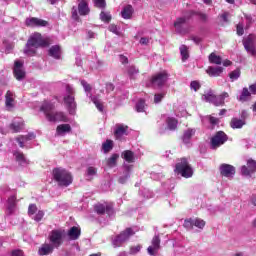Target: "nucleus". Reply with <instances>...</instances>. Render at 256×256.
Instances as JSON below:
<instances>
[{"instance_id":"1","label":"nucleus","mask_w":256,"mask_h":256,"mask_svg":"<svg viewBox=\"0 0 256 256\" xmlns=\"http://www.w3.org/2000/svg\"><path fill=\"white\" fill-rule=\"evenodd\" d=\"M54 109L55 104L49 101H44L40 107V110L45 114L47 121H50V123H57V121L67 123L69 121L65 113L54 111Z\"/></svg>"},{"instance_id":"2","label":"nucleus","mask_w":256,"mask_h":256,"mask_svg":"<svg viewBox=\"0 0 256 256\" xmlns=\"http://www.w3.org/2000/svg\"><path fill=\"white\" fill-rule=\"evenodd\" d=\"M195 17V11L189 10L184 13L182 17L176 18L174 21V29L177 35H181L182 37L185 35H189L191 33V25H189V20Z\"/></svg>"},{"instance_id":"3","label":"nucleus","mask_w":256,"mask_h":256,"mask_svg":"<svg viewBox=\"0 0 256 256\" xmlns=\"http://www.w3.org/2000/svg\"><path fill=\"white\" fill-rule=\"evenodd\" d=\"M49 43L43 39L39 33H34L27 41L26 48L24 49L25 55H35L39 47H48Z\"/></svg>"},{"instance_id":"4","label":"nucleus","mask_w":256,"mask_h":256,"mask_svg":"<svg viewBox=\"0 0 256 256\" xmlns=\"http://www.w3.org/2000/svg\"><path fill=\"white\" fill-rule=\"evenodd\" d=\"M53 179L59 187H69L73 183V176L69 171L63 168H55L53 170Z\"/></svg>"},{"instance_id":"5","label":"nucleus","mask_w":256,"mask_h":256,"mask_svg":"<svg viewBox=\"0 0 256 256\" xmlns=\"http://www.w3.org/2000/svg\"><path fill=\"white\" fill-rule=\"evenodd\" d=\"M64 104L70 115H75L77 111V102H75V88L71 85H66V94L63 98Z\"/></svg>"},{"instance_id":"6","label":"nucleus","mask_w":256,"mask_h":256,"mask_svg":"<svg viewBox=\"0 0 256 256\" xmlns=\"http://www.w3.org/2000/svg\"><path fill=\"white\" fill-rule=\"evenodd\" d=\"M229 93L224 92L220 95H214L212 91L207 92L202 96V99L206 101L207 103H212V105H215L216 107H221L225 105V99H228Z\"/></svg>"},{"instance_id":"7","label":"nucleus","mask_w":256,"mask_h":256,"mask_svg":"<svg viewBox=\"0 0 256 256\" xmlns=\"http://www.w3.org/2000/svg\"><path fill=\"white\" fill-rule=\"evenodd\" d=\"M174 171L185 179L193 177V168L189 165V162H187V158H182L180 162L176 163Z\"/></svg>"},{"instance_id":"8","label":"nucleus","mask_w":256,"mask_h":256,"mask_svg":"<svg viewBox=\"0 0 256 256\" xmlns=\"http://www.w3.org/2000/svg\"><path fill=\"white\" fill-rule=\"evenodd\" d=\"M63 237H65V230H52L48 236V241L55 249H59L63 245Z\"/></svg>"},{"instance_id":"9","label":"nucleus","mask_w":256,"mask_h":256,"mask_svg":"<svg viewBox=\"0 0 256 256\" xmlns=\"http://www.w3.org/2000/svg\"><path fill=\"white\" fill-rule=\"evenodd\" d=\"M87 97H89L91 99V101L94 103L95 107L98 109V111H100V113H103V103L101 102V100L97 97H93V94H91V85H89V83H87V81L85 80H81L80 81Z\"/></svg>"},{"instance_id":"10","label":"nucleus","mask_w":256,"mask_h":256,"mask_svg":"<svg viewBox=\"0 0 256 256\" xmlns=\"http://www.w3.org/2000/svg\"><path fill=\"white\" fill-rule=\"evenodd\" d=\"M132 235H135L133 228H127L124 232L120 233L113 239L112 245L114 247H121V245H123V243H125V241H127Z\"/></svg>"},{"instance_id":"11","label":"nucleus","mask_w":256,"mask_h":256,"mask_svg":"<svg viewBox=\"0 0 256 256\" xmlns=\"http://www.w3.org/2000/svg\"><path fill=\"white\" fill-rule=\"evenodd\" d=\"M228 137L223 131H218L212 138L210 142L211 149H217L226 143Z\"/></svg>"},{"instance_id":"12","label":"nucleus","mask_w":256,"mask_h":256,"mask_svg":"<svg viewBox=\"0 0 256 256\" xmlns=\"http://www.w3.org/2000/svg\"><path fill=\"white\" fill-rule=\"evenodd\" d=\"M255 41L256 36L254 34H250L243 40L244 49H246L247 53L252 57H256Z\"/></svg>"},{"instance_id":"13","label":"nucleus","mask_w":256,"mask_h":256,"mask_svg":"<svg viewBox=\"0 0 256 256\" xmlns=\"http://www.w3.org/2000/svg\"><path fill=\"white\" fill-rule=\"evenodd\" d=\"M94 210L98 215H105L106 213L109 217L115 213L113 210V204L107 202L96 204L94 206Z\"/></svg>"},{"instance_id":"14","label":"nucleus","mask_w":256,"mask_h":256,"mask_svg":"<svg viewBox=\"0 0 256 256\" xmlns=\"http://www.w3.org/2000/svg\"><path fill=\"white\" fill-rule=\"evenodd\" d=\"M163 121L166 123L165 128H160V133L163 134L165 131H177V126L179 125V121L176 118L171 116H163Z\"/></svg>"},{"instance_id":"15","label":"nucleus","mask_w":256,"mask_h":256,"mask_svg":"<svg viewBox=\"0 0 256 256\" xmlns=\"http://www.w3.org/2000/svg\"><path fill=\"white\" fill-rule=\"evenodd\" d=\"M167 79H169V74L160 72L152 77L151 83L154 87H163L167 83Z\"/></svg>"},{"instance_id":"16","label":"nucleus","mask_w":256,"mask_h":256,"mask_svg":"<svg viewBox=\"0 0 256 256\" xmlns=\"http://www.w3.org/2000/svg\"><path fill=\"white\" fill-rule=\"evenodd\" d=\"M159 249H161V238H159V234H155L152 238L151 245L147 248L148 255H157V253H159Z\"/></svg>"},{"instance_id":"17","label":"nucleus","mask_w":256,"mask_h":256,"mask_svg":"<svg viewBox=\"0 0 256 256\" xmlns=\"http://www.w3.org/2000/svg\"><path fill=\"white\" fill-rule=\"evenodd\" d=\"M241 173L244 177H252L256 173V161L253 159L247 160V166L241 167Z\"/></svg>"},{"instance_id":"18","label":"nucleus","mask_w":256,"mask_h":256,"mask_svg":"<svg viewBox=\"0 0 256 256\" xmlns=\"http://www.w3.org/2000/svg\"><path fill=\"white\" fill-rule=\"evenodd\" d=\"M219 171L222 177H226L227 179H233L235 177V168L231 164H221Z\"/></svg>"},{"instance_id":"19","label":"nucleus","mask_w":256,"mask_h":256,"mask_svg":"<svg viewBox=\"0 0 256 256\" xmlns=\"http://www.w3.org/2000/svg\"><path fill=\"white\" fill-rule=\"evenodd\" d=\"M114 135L118 141H122L123 137H127L129 135V126H126L125 124H117Z\"/></svg>"},{"instance_id":"20","label":"nucleus","mask_w":256,"mask_h":256,"mask_svg":"<svg viewBox=\"0 0 256 256\" xmlns=\"http://www.w3.org/2000/svg\"><path fill=\"white\" fill-rule=\"evenodd\" d=\"M13 73L17 81H22V79H25V70H23V62L16 60L14 62V69Z\"/></svg>"},{"instance_id":"21","label":"nucleus","mask_w":256,"mask_h":256,"mask_svg":"<svg viewBox=\"0 0 256 256\" xmlns=\"http://www.w3.org/2000/svg\"><path fill=\"white\" fill-rule=\"evenodd\" d=\"M132 170H133V165H129V164L123 165V173L118 179V182L121 183V185H125V182L129 181V177H131Z\"/></svg>"},{"instance_id":"22","label":"nucleus","mask_w":256,"mask_h":256,"mask_svg":"<svg viewBox=\"0 0 256 256\" xmlns=\"http://www.w3.org/2000/svg\"><path fill=\"white\" fill-rule=\"evenodd\" d=\"M25 24L27 27H47L48 22L39 18H27Z\"/></svg>"},{"instance_id":"23","label":"nucleus","mask_w":256,"mask_h":256,"mask_svg":"<svg viewBox=\"0 0 256 256\" xmlns=\"http://www.w3.org/2000/svg\"><path fill=\"white\" fill-rule=\"evenodd\" d=\"M35 133L31 132L28 133L25 136H19L18 138H16V141L19 145V147H21L23 149V147H25V145H27L29 143V141H33V139H35Z\"/></svg>"},{"instance_id":"24","label":"nucleus","mask_w":256,"mask_h":256,"mask_svg":"<svg viewBox=\"0 0 256 256\" xmlns=\"http://www.w3.org/2000/svg\"><path fill=\"white\" fill-rule=\"evenodd\" d=\"M23 118L21 117H17L14 118L12 123L10 124V129L11 131H13V133H19V131H21L23 129Z\"/></svg>"},{"instance_id":"25","label":"nucleus","mask_w":256,"mask_h":256,"mask_svg":"<svg viewBox=\"0 0 256 256\" xmlns=\"http://www.w3.org/2000/svg\"><path fill=\"white\" fill-rule=\"evenodd\" d=\"M68 239H70V241H77V239H79V237H81V228L73 226L68 230L67 233Z\"/></svg>"},{"instance_id":"26","label":"nucleus","mask_w":256,"mask_h":256,"mask_svg":"<svg viewBox=\"0 0 256 256\" xmlns=\"http://www.w3.org/2000/svg\"><path fill=\"white\" fill-rule=\"evenodd\" d=\"M67 133H71V125L70 124H60L56 128V134L59 137H65Z\"/></svg>"},{"instance_id":"27","label":"nucleus","mask_w":256,"mask_h":256,"mask_svg":"<svg viewBox=\"0 0 256 256\" xmlns=\"http://www.w3.org/2000/svg\"><path fill=\"white\" fill-rule=\"evenodd\" d=\"M78 13L79 15L85 16L89 15L90 9H89V4L85 0H78Z\"/></svg>"},{"instance_id":"28","label":"nucleus","mask_w":256,"mask_h":256,"mask_svg":"<svg viewBox=\"0 0 256 256\" xmlns=\"http://www.w3.org/2000/svg\"><path fill=\"white\" fill-rule=\"evenodd\" d=\"M251 90L249 91V88L244 87L241 91L240 96L238 97V101L241 103H247V101H251Z\"/></svg>"},{"instance_id":"29","label":"nucleus","mask_w":256,"mask_h":256,"mask_svg":"<svg viewBox=\"0 0 256 256\" xmlns=\"http://www.w3.org/2000/svg\"><path fill=\"white\" fill-rule=\"evenodd\" d=\"M54 247L51 243H44L38 250V254L39 255H49L51 253H53L54 251Z\"/></svg>"},{"instance_id":"30","label":"nucleus","mask_w":256,"mask_h":256,"mask_svg":"<svg viewBox=\"0 0 256 256\" xmlns=\"http://www.w3.org/2000/svg\"><path fill=\"white\" fill-rule=\"evenodd\" d=\"M48 55H50V57H53V59H61V46H52L48 51Z\"/></svg>"},{"instance_id":"31","label":"nucleus","mask_w":256,"mask_h":256,"mask_svg":"<svg viewBox=\"0 0 256 256\" xmlns=\"http://www.w3.org/2000/svg\"><path fill=\"white\" fill-rule=\"evenodd\" d=\"M206 73L210 76V77H219V75H221L223 73V68L220 66L217 67H213L210 66L208 67V69L206 70Z\"/></svg>"},{"instance_id":"32","label":"nucleus","mask_w":256,"mask_h":256,"mask_svg":"<svg viewBox=\"0 0 256 256\" xmlns=\"http://www.w3.org/2000/svg\"><path fill=\"white\" fill-rule=\"evenodd\" d=\"M117 161H119V154H112L108 159H106V167H108V169L115 168Z\"/></svg>"},{"instance_id":"33","label":"nucleus","mask_w":256,"mask_h":256,"mask_svg":"<svg viewBox=\"0 0 256 256\" xmlns=\"http://www.w3.org/2000/svg\"><path fill=\"white\" fill-rule=\"evenodd\" d=\"M14 157L17 163H19L22 167H25V165L29 164V161L27 160V158H25V155L22 152H14Z\"/></svg>"},{"instance_id":"34","label":"nucleus","mask_w":256,"mask_h":256,"mask_svg":"<svg viewBox=\"0 0 256 256\" xmlns=\"http://www.w3.org/2000/svg\"><path fill=\"white\" fill-rule=\"evenodd\" d=\"M195 135V129L189 128L186 130L183 134L182 141L185 143V145H189L191 143V137Z\"/></svg>"},{"instance_id":"35","label":"nucleus","mask_w":256,"mask_h":256,"mask_svg":"<svg viewBox=\"0 0 256 256\" xmlns=\"http://www.w3.org/2000/svg\"><path fill=\"white\" fill-rule=\"evenodd\" d=\"M122 159H125L127 163H135V153L131 150H125L122 152Z\"/></svg>"},{"instance_id":"36","label":"nucleus","mask_w":256,"mask_h":256,"mask_svg":"<svg viewBox=\"0 0 256 256\" xmlns=\"http://www.w3.org/2000/svg\"><path fill=\"white\" fill-rule=\"evenodd\" d=\"M133 15V6L127 5L121 11V16L123 19H131Z\"/></svg>"},{"instance_id":"37","label":"nucleus","mask_w":256,"mask_h":256,"mask_svg":"<svg viewBox=\"0 0 256 256\" xmlns=\"http://www.w3.org/2000/svg\"><path fill=\"white\" fill-rule=\"evenodd\" d=\"M139 197H142V199L144 200L153 199V197H155V194L151 190L144 188L139 191Z\"/></svg>"},{"instance_id":"38","label":"nucleus","mask_w":256,"mask_h":256,"mask_svg":"<svg viewBox=\"0 0 256 256\" xmlns=\"http://www.w3.org/2000/svg\"><path fill=\"white\" fill-rule=\"evenodd\" d=\"M179 49L182 61H187V59H189V47H187V45L182 44Z\"/></svg>"},{"instance_id":"39","label":"nucleus","mask_w":256,"mask_h":256,"mask_svg":"<svg viewBox=\"0 0 256 256\" xmlns=\"http://www.w3.org/2000/svg\"><path fill=\"white\" fill-rule=\"evenodd\" d=\"M15 201H16L15 196H11L8 198L7 211L9 213V215H11V213H13V211H15Z\"/></svg>"},{"instance_id":"40","label":"nucleus","mask_w":256,"mask_h":256,"mask_svg":"<svg viewBox=\"0 0 256 256\" xmlns=\"http://www.w3.org/2000/svg\"><path fill=\"white\" fill-rule=\"evenodd\" d=\"M232 129H241L245 125V121L239 118H233L230 123Z\"/></svg>"},{"instance_id":"41","label":"nucleus","mask_w":256,"mask_h":256,"mask_svg":"<svg viewBox=\"0 0 256 256\" xmlns=\"http://www.w3.org/2000/svg\"><path fill=\"white\" fill-rule=\"evenodd\" d=\"M127 73L130 77V79H135V77H137V75H139V68L135 67L134 65L129 66L127 68Z\"/></svg>"},{"instance_id":"42","label":"nucleus","mask_w":256,"mask_h":256,"mask_svg":"<svg viewBox=\"0 0 256 256\" xmlns=\"http://www.w3.org/2000/svg\"><path fill=\"white\" fill-rule=\"evenodd\" d=\"M96 175H97V169L95 167L89 166L86 169V177L88 181H91V179H93Z\"/></svg>"},{"instance_id":"43","label":"nucleus","mask_w":256,"mask_h":256,"mask_svg":"<svg viewBox=\"0 0 256 256\" xmlns=\"http://www.w3.org/2000/svg\"><path fill=\"white\" fill-rule=\"evenodd\" d=\"M113 149V141L112 140H106L102 144V151L103 153H109Z\"/></svg>"},{"instance_id":"44","label":"nucleus","mask_w":256,"mask_h":256,"mask_svg":"<svg viewBox=\"0 0 256 256\" xmlns=\"http://www.w3.org/2000/svg\"><path fill=\"white\" fill-rule=\"evenodd\" d=\"M5 98H6V107H8V108L13 107V101H14L13 92L8 91V92L6 93Z\"/></svg>"},{"instance_id":"45","label":"nucleus","mask_w":256,"mask_h":256,"mask_svg":"<svg viewBox=\"0 0 256 256\" xmlns=\"http://www.w3.org/2000/svg\"><path fill=\"white\" fill-rule=\"evenodd\" d=\"M209 61L210 63H213L214 65H221L222 60L219 56H217L215 53H211L209 55Z\"/></svg>"},{"instance_id":"46","label":"nucleus","mask_w":256,"mask_h":256,"mask_svg":"<svg viewBox=\"0 0 256 256\" xmlns=\"http://www.w3.org/2000/svg\"><path fill=\"white\" fill-rule=\"evenodd\" d=\"M205 121H208V123H210V125H217V123H219V119L212 117V116L202 117V123H205Z\"/></svg>"},{"instance_id":"47","label":"nucleus","mask_w":256,"mask_h":256,"mask_svg":"<svg viewBox=\"0 0 256 256\" xmlns=\"http://www.w3.org/2000/svg\"><path fill=\"white\" fill-rule=\"evenodd\" d=\"M136 111H137V113H143V112H145V100L140 99V100L136 103Z\"/></svg>"},{"instance_id":"48","label":"nucleus","mask_w":256,"mask_h":256,"mask_svg":"<svg viewBox=\"0 0 256 256\" xmlns=\"http://www.w3.org/2000/svg\"><path fill=\"white\" fill-rule=\"evenodd\" d=\"M240 77H241V70H234L229 74V78L231 79L232 82L237 81V79H239Z\"/></svg>"},{"instance_id":"49","label":"nucleus","mask_w":256,"mask_h":256,"mask_svg":"<svg viewBox=\"0 0 256 256\" xmlns=\"http://www.w3.org/2000/svg\"><path fill=\"white\" fill-rule=\"evenodd\" d=\"M194 227H197V229H204L205 221L201 218H194Z\"/></svg>"},{"instance_id":"50","label":"nucleus","mask_w":256,"mask_h":256,"mask_svg":"<svg viewBox=\"0 0 256 256\" xmlns=\"http://www.w3.org/2000/svg\"><path fill=\"white\" fill-rule=\"evenodd\" d=\"M100 19L104 23H109V21H111V14L109 12L102 11L100 14Z\"/></svg>"},{"instance_id":"51","label":"nucleus","mask_w":256,"mask_h":256,"mask_svg":"<svg viewBox=\"0 0 256 256\" xmlns=\"http://www.w3.org/2000/svg\"><path fill=\"white\" fill-rule=\"evenodd\" d=\"M184 227H185V229H188V231H191L194 227V219L190 218L188 220H185Z\"/></svg>"},{"instance_id":"52","label":"nucleus","mask_w":256,"mask_h":256,"mask_svg":"<svg viewBox=\"0 0 256 256\" xmlns=\"http://www.w3.org/2000/svg\"><path fill=\"white\" fill-rule=\"evenodd\" d=\"M190 89L192 91H199L201 89V83L197 80H194L190 83Z\"/></svg>"},{"instance_id":"53","label":"nucleus","mask_w":256,"mask_h":256,"mask_svg":"<svg viewBox=\"0 0 256 256\" xmlns=\"http://www.w3.org/2000/svg\"><path fill=\"white\" fill-rule=\"evenodd\" d=\"M164 97H165V92H161V93L155 94V96H154V103H156V104L161 103V101H163Z\"/></svg>"},{"instance_id":"54","label":"nucleus","mask_w":256,"mask_h":256,"mask_svg":"<svg viewBox=\"0 0 256 256\" xmlns=\"http://www.w3.org/2000/svg\"><path fill=\"white\" fill-rule=\"evenodd\" d=\"M95 7H98V9H105L106 3L105 0H93Z\"/></svg>"},{"instance_id":"55","label":"nucleus","mask_w":256,"mask_h":256,"mask_svg":"<svg viewBox=\"0 0 256 256\" xmlns=\"http://www.w3.org/2000/svg\"><path fill=\"white\" fill-rule=\"evenodd\" d=\"M151 179H153L154 181H161V179H163V174L161 173H157V172H152L150 174Z\"/></svg>"},{"instance_id":"56","label":"nucleus","mask_w":256,"mask_h":256,"mask_svg":"<svg viewBox=\"0 0 256 256\" xmlns=\"http://www.w3.org/2000/svg\"><path fill=\"white\" fill-rule=\"evenodd\" d=\"M43 217H45V212H43L42 210H39L36 215L33 217L34 221H37L39 223V221H41V219H43Z\"/></svg>"},{"instance_id":"57","label":"nucleus","mask_w":256,"mask_h":256,"mask_svg":"<svg viewBox=\"0 0 256 256\" xmlns=\"http://www.w3.org/2000/svg\"><path fill=\"white\" fill-rule=\"evenodd\" d=\"M37 213V205L30 204L28 207V215H35Z\"/></svg>"},{"instance_id":"58","label":"nucleus","mask_w":256,"mask_h":256,"mask_svg":"<svg viewBox=\"0 0 256 256\" xmlns=\"http://www.w3.org/2000/svg\"><path fill=\"white\" fill-rule=\"evenodd\" d=\"M139 251H141V245L132 246L130 248V255H137V253H139Z\"/></svg>"},{"instance_id":"59","label":"nucleus","mask_w":256,"mask_h":256,"mask_svg":"<svg viewBox=\"0 0 256 256\" xmlns=\"http://www.w3.org/2000/svg\"><path fill=\"white\" fill-rule=\"evenodd\" d=\"M109 31L111 33H114V35H119V29L117 28V25L115 24H111L109 27H108Z\"/></svg>"},{"instance_id":"60","label":"nucleus","mask_w":256,"mask_h":256,"mask_svg":"<svg viewBox=\"0 0 256 256\" xmlns=\"http://www.w3.org/2000/svg\"><path fill=\"white\" fill-rule=\"evenodd\" d=\"M194 15H196L197 17H199V19L201 21H207V14L201 13V12H195L194 11Z\"/></svg>"},{"instance_id":"61","label":"nucleus","mask_w":256,"mask_h":256,"mask_svg":"<svg viewBox=\"0 0 256 256\" xmlns=\"http://www.w3.org/2000/svg\"><path fill=\"white\" fill-rule=\"evenodd\" d=\"M236 31H237V35L241 36L245 33V31L243 30V25L241 23H239L236 26Z\"/></svg>"},{"instance_id":"62","label":"nucleus","mask_w":256,"mask_h":256,"mask_svg":"<svg viewBox=\"0 0 256 256\" xmlns=\"http://www.w3.org/2000/svg\"><path fill=\"white\" fill-rule=\"evenodd\" d=\"M190 40L193 41L196 45H199L201 43V37L192 35L190 36Z\"/></svg>"},{"instance_id":"63","label":"nucleus","mask_w":256,"mask_h":256,"mask_svg":"<svg viewBox=\"0 0 256 256\" xmlns=\"http://www.w3.org/2000/svg\"><path fill=\"white\" fill-rule=\"evenodd\" d=\"M11 256H25V255L23 254L22 250H14L12 251Z\"/></svg>"},{"instance_id":"64","label":"nucleus","mask_w":256,"mask_h":256,"mask_svg":"<svg viewBox=\"0 0 256 256\" xmlns=\"http://www.w3.org/2000/svg\"><path fill=\"white\" fill-rule=\"evenodd\" d=\"M249 91L252 93V95H256V82L249 86Z\"/></svg>"}]
</instances>
